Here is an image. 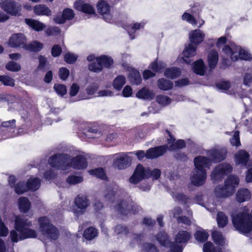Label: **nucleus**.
I'll list each match as a JSON object with an SVG mask.
<instances>
[{
	"label": "nucleus",
	"mask_w": 252,
	"mask_h": 252,
	"mask_svg": "<svg viewBox=\"0 0 252 252\" xmlns=\"http://www.w3.org/2000/svg\"><path fill=\"white\" fill-rule=\"evenodd\" d=\"M48 162L51 166L63 170H68L70 167L83 169L87 166V159L84 156L79 155L72 158L63 153L55 154L49 158Z\"/></svg>",
	"instance_id": "f257e3e1"
},
{
	"label": "nucleus",
	"mask_w": 252,
	"mask_h": 252,
	"mask_svg": "<svg viewBox=\"0 0 252 252\" xmlns=\"http://www.w3.org/2000/svg\"><path fill=\"white\" fill-rule=\"evenodd\" d=\"M32 222L23 216H16L15 220V230L10 232V237L13 243H17L28 238H35L37 236L36 231L29 227Z\"/></svg>",
	"instance_id": "f03ea898"
},
{
	"label": "nucleus",
	"mask_w": 252,
	"mask_h": 252,
	"mask_svg": "<svg viewBox=\"0 0 252 252\" xmlns=\"http://www.w3.org/2000/svg\"><path fill=\"white\" fill-rule=\"evenodd\" d=\"M239 182V178L234 175H231L225 180L224 186L219 185L216 187L214 193L218 198H224L231 195L237 187Z\"/></svg>",
	"instance_id": "7ed1b4c3"
},
{
	"label": "nucleus",
	"mask_w": 252,
	"mask_h": 252,
	"mask_svg": "<svg viewBox=\"0 0 252 252\" xmlns=\"http://www.w3.org/2000/svg\"><path fill=\"white\" fill-rule=\"evenodd\" d=\"M161 175V171L158 169L150 170L144 168L142 165L139 164L129 179V182L132 184H137L144 178H152L153 180L158 179Z\"/></svg>",
	"instance_id": "20e7f679"
},
{
	"label": "nucleus",
	"mask_w": 252,
	"mask_h": 252,
	"mask_svg": "<svg viewBox=\"0 0 252 252\" xmlns=\"http://www.w3.org/2000/svg\"><path fill=\"white\" fill-rule=\"evenodd\" d=\"M13 108L19 111L21 115V125L19 126L17 131V136L28 134L33 131L32 127V122L29 118L27 110L23 108V106L17 102L12 104Z\"/></svg>",
	"instance_id": "39448f33"
},
{
	"label": "nucleus",
	"mask_w": 252,
	"mask_h": 252,
	"mask_svg": "<svg viewBox=\"0 0 252 252\" xmlns=\"http://www.w3.org/2000/svg\"><path fill=\"white\" fill-rule=\"evenodd\" d=\"M39 230L42 234L51 240H56L59 235V231L50 222L46 217H40L38 219Z\"/></svg>",
	"instance_id": "423d86ee"
},
{
	"label": "nucleus",
	"mask_w": 252,
	"mask_h": 252,
	"mask_svg": "<svg viewBox=\"0 0 252 252\" xmlns=\"http://www.w3.org/2000/svg\"><path fill=\"white\" fill-rule=\"evenodd\" d=\"M115 209L121 215L126 216L138 213L141 208L134 204L130 199L128 198L119 202L115 206Z\"/></svg>",
	"instance_id": "0eeeda50"
},
{
	"label": "nucleus",
	"mask_w": 252,
	"mask_h": 252,
	"mask_svg": "<svg viewBox=\"0 0 252 252\" xmlns=\"http://www.w3.org/2000/svg\"><path fill=\"white\" fill-rule=\"evenodd\" d=\"M167 147L165 145L151 148L145 153L143 150H138L133 152L140 160L144 158L148 159H154L162 156L166 151Z\"/></svg>",
	"instance_id": "6e6552de"
},
{
	"label": "nucleus",
	"mask_w": 252,
	"mask_h": 252,
	"mask_svg": "<svg viewBox=\"0 0 252 252\" xmlns=\"http://www.w3.org/2000/svg\"><path fill=\"white\" fill-rule=\"evenodd\" d=\"M16 128V120L12 119L1 122L0 126V140L17 136Z\"/></svg>",
	"instance_id": "1a4fd4ad"
},
{
	"label": "nucleus",
	"mask_w": 252,
	"mask_h": 252,
	"mask_svg": "<svg viewBox=\"0 0 252 252\" xmlns=\"http://www.w3.org/2000/svg\"><path fill=\"white\" fill-rule=\"evenodd\" d=\"M232 170V167L230 164L227 163L220 164L213 170L211 174V179L214 183L220 182Z\"/></svg>",
	"instance_id": "9d476101"
},
{
	"label": "nucleus",
	"mask_w": 252,
	"mask_h": 252,
	"mask_svg": "<svg viewBox=\"0 0 252 252\" xmlns=\"http://www.w3.org/2000/svg\"><path fill=\"white\" fill-rule=\"evenodd\" d=\"M74 203L77 209L73 210L74 215L79 217L83 215L90 204V201L86 195L79 194L74 199Z\"/></svg>",
	"instance_id": "9b49d317"
},
{
	"label": "nucleus",
	"mask_w": 252,
	"mask_h": 252,
	"mask_svg": "<svg viewBox=\"0 0 252 252\" xmlns=\"http://www.w3.org/2000/svg\"><path fill=\"white\" fill-rule=\"evenodd\" d=\"M0 6L4 11L12 15L16 16L21 10V5L18 0H1Z\"/></svg>",
	"instance_id": "f8f14e48"
},
{
	"label": "nucleus",
	"mask_w": 252,
	"mask_h": 252,
	"mask_svg": "<svg viewBox=\"0 0 252 252\" xmlns=\"http://www.w3.org/2000/svg\"><path fill=\"white\" fill-rule=\"evenodd\" d=\"M131 158L125 153H120L115 158L113 166L118 169H124L129 166Z\"/></svg>",
	"instance_id": "ddd939ff"
},
{
	"label": "nucleus",
	"mask_w": 252,
	"mask_h": 252,
	"mask_svg": "<svg viewBox=\"0 0 252 252\" xmlns=\"http://www.w3.org/2000/svg\"><path fill=\"white\" fill-rule=\"evenodd\" d=\"M97 8L98 13L103 16V19L107 22H111L112 15L109 4L104 0H100Z\"/></svg>",
	"instance_id": "4468645a"
},
{
	"label": "nucleus",
	"mask_w": 252,
	"mask_h": 252,
	"mask_svg": "<svg viewBox=\"0 0 252 252\" xmlns=\"http://www.w3.org/2000/svg\"><path fill=\"white\" fill-rule=\"evenodd\" d=\"M226 153L224 149L213 148L207 151L206 154L212 162H219L225 158Z\"/></svg>",
	"instance_id": "2eb2a0df"
},
{
	"label": "nucleus",
	"mask_w": 252,
	"mask_h": 252,
	"mask_svg": "<svg viewBox=\"0 0 252 252\" xmlns=\"http://www.w3.org/2000/svg\"><path fill=\"white\" fill-rule=\"evenodd\" d=\"M194 169L206 171V168H209L212 164L211 160L205 156H199L194 158Z\"/></svg>",
	"instance_id": "dca6fc26"
},
{
	"label": "nucleus",
	"mask_w": 252,
	"mask_h": 252,
	"mask_svg": "<svg viewBox=\"0 0 252 252\" xmlns=\"http://www.w3.org/2000/svg\"><path fill=\"white\" fill-rule=\"evenodd\" d=\"M207 178V172L194 169L190 177L191 183L195 186L200 187L204 185Z\"/></svg>",
	"instance_id": "f3484780"
},
{
	"label": "nucleus",
	"mask_w": 252,
	"mask_h": 252,
	"mask_svg": "<svg viewBox=\"0 0 252 252\" xmlns=\"http://www.w3.org/2000/svg\"><path fill=\"white\" fill-rule=\"evenodd\" d=\"M26 37L22 33H15L12 35L9 40V45L11 47H21L24 48L26 46Z\"/></svg>",
	"instance_id": "a211bd4d"
},
{
	"label": "nucleus",
	"mask_w": 252,
	"mask_h": 252,
	"mask_svg": "<svg viewBox=\"0 0 252 252\" xmlns=\"http://www.w3.org/2000/svg\"><path fill=\"white\" fill-rule=\"evenodd\" d=\"M205 33L200 30L191 31L189 33V38L191 43L198 45L201 43L205 37Z\"/></svg>",
	"instance_id": "6ab92c4d"
},
{
	"label": "nucleus",
	"mask_w": 252,
	"mask_h": 252,
	"mask_svg": "<svg viewBox=\"0 0 252 252\" xmlns=\"http://www.w3.org/2000/svg\"><path fill=\"white\" fill-rule=\"evenodd\" d=\"M166 132L170 137V138L168 139V143L170 144L168 147L169 151H174L177 149H182L185 147L186 143L184 140H178L175 142V139L171 135L170 131L166 129Z\"/></svg>",
	"instance_id": "aec40b11"
},
{
	"label": "nucleus",
	"mask_w": 252,
	"mask_h": 252,
	"mask_svg": "<svg viewBox=\"0 0 252 252\" xmlns=\"http://www.w3.org/2000/svg\"><path fill=\"white\" fill-rule=\"evenodd\" d=\"M74 13L72 9L65 8L63 11L62 16H57L55 18V22L57 24H63L66 20H70L73 18Z\"/></svg>",
	"instance_id": "412c9836"
},
{
	"label": "nucleus",
	"mask_w": 252,
	"mask_h": 252,
	"mask_svg": "<svg viewBox=\"0 0 252 252\" xmlns=\"http://www.w3.org/2000/svg\"><path fill=\"white\" fill-rule=\"evenodd\" d=\"M122 191V189H119L117 186L113 188L109 187L105 191L104 198L107 201H113L114 199L119 194V192H121Z\"/></svg>",
	"instance_id": "4be33fe9"
},
{
	"label": "nucleus",
	"mask_w": 252,
	"mask_h": 252,
	"mask_svg": "<svg viewBox=\"0 0 252 252\" xmlns=\"http://www.w3.org/2000/svg\"><path fill=\"white\" fill-rule=\"evenodd\" d=\"M172 196L175 201H178L180 203L189 207L191 204V198L188 197L185 194L181 192H178L176 190L173 191Z\"/></svg>",
	"instance_id": "5701e85b"
},
{
	"label": "nucleus",
	"mask_w": 252,
	"mask_h": 252,
	"mask_svg": "<svg viewBox=\"0 0 252 252\" xmlns=\"http://www.w3.org/2000/svg\"><path fill=\"white\" fill-rule=\"evenodd\" d=\"M136 227L131 228L129 236L130 242L129 245L133 247L136 244L139 243L142 240L144 235L142 233H136Z\"/></svg>",
	"instance_id": "b1692460"
},
{
	"label": "nucleus",
	"mask_w": 252,
	"mask_h": 252,
	"mask_svg": "<svg viewBox=\"0 0 252 252\" xmlns=\"http://www.w3.org/2000/svg\"><path fill=\"white\" fill-rule=\"evenodd\" d=\"M196 49L192 44H189L183 52V60L188 64H189L191 61L189 59L196 54Z\"/></svg>",
	"instance_id": "393cba45"
},
{
	"label": "nucleus",
	"mask_w": 252,
	"mask_h": 252,
	"mask_svg": "<svg viewBox=\"0 0 252 252\" xmlns=\"http://www.w3.org/2000/svg\"><path fill=\"white\" fill-rule=\"evenodd\" d=\"M249 159V154L244 150H239L235 155L236 164L246 165Z\"/></svg>",
	"instance_id": "a878e982"
},
{
	"label": "nucleus",
	"mask_w": 252,
	"mask_h": 252,
	"mask_svg": "<svg viewBox=\"0 0 252 252\" xmlns=\"http://www.w3.org/2000/svg\"><path fill=\"white\" fill-rule=\"evenodd\" d=\"M74 7L78 10L82 12L92 14H94V10L93 7L88 3H83L81 0L76 1L74 2Z\"/></svg>",
	"instance_id": "bb28decb"
},
{
	"label": "nucleus",
	"mask_w": 252,
	"mask_h": 252,
	"mask_svg": "<svg viewBox=\"0 0 252 252\" xmlns=\"http://www.w3.org/2000/svg\"><path fill=\"white\" fill-rule=\"evenodd\" d=\"M237 47L238 46L234 43H231L230 46L226 45L222 48V52L226 55L230 56L231 60L235 62L237 61L236 53H234Z\"/></svg>",
	"instance_id": "cd10ccee"
},
{
	"label": "nucleus",
	"mask_w": 252,
	"mask_h": 252,
	"mask_svg": "<svg viewBox=\"0 0 252 252\" xmlns=\"http://www.w3.org/2000/svg\"><path fill=\"white\" fill-rule=\"evenodd\" d=\"M236 51L234 53H236L237 61L239 59L245 61H251L252 60L251 54L248 50L242 49L240 46H238Z\"/></svg>",
	"instance_id": "c85d7f7f"
},
{
	"label": "nucleus",
	"mask_w": 252,
	"mask_h": 252,
	"mask_svg": "<svg viewBox=\"0 0 252 252\" xmlns=\"http://www.w3.org/2000/svg\"><path fill=\"white\" fill-rule=\"evenodd\" d=\"M102 135L100 131L93 128H89L85 130L82 133L79 135L81 138L85 137L88 138H99Z\"/></svg>",
	"instance_id": "c756f323"
},
{
	"label": "nucleus",
	"mask_w": 252,
	"mask_h": 252,
	"mask_svg": "<svg viewBox=\"0 0 252 252\" xmlns=\"http://www.w3.org/2000/svg\"><path fill=\"white\" fill-rule=\"evenodd\" d=\"M18 204L20 211L22 213H26L31 208V202L27 197H20L18 199Z\"/></svg>",
	"instance_id": "7c9ffc66"
},
{
	"label": "nucleus",
	"mask_w": 252,
	"mask_h": 252,
	"mask_svg": "<svg viewBox=\"0 0 252 252\" xmlns=\"http://www.w3.org/2000/svg\"><path fill=\"white\" fill-rule=\"evenodd\" d=\"M251 193L247 189H242L236 193V199L239 202H243L250 199Z\"/></svg>",
	"instance_id": "2f4dec72"
},
{
	"label": "nucleus",
	"mask_w": 252,
	"mask_h": 252,
	"mask_svg": "<svg viewBox=\"0 0 252 252\" xmlns=\"http://www.w3.org/2000/svg\"><path fill=\"white\" fill-rule=\"evenodd\" d=\"M95 60L96 62H99L102 65V68L104 67L109 68L114 63L113 59L111 57L107 55H101L96 58Z\"/></svg>",
	"instance_id": "473e14b6"
},
{
	"label": "nucleus",
	"mask_w": 252,
	"mask_h": 252,
	"mask_svg": "<svg viewBox=\"0 0 252 252\" xmlns=\"http://www.w3.org/2000/svg\"><path fill=\"white\" fill-rule=\"evenodd\" d=\"M219 55L217 51L211 50L208 55V62L211 69H214L218 62Z\"/></svg>",
	"instance_id": "72a5a7b5"
},
{
	"label": "nucleus",
	"mask_w": 252,
	"mask_h": 252,
	"mask_svg": "<svg viewBox=\"0 0 252 252\" xmlns=\"http://www.w3.org/2000/svg\"><path fill=\"white\" fill-rule=\"evenodd\" d=\"M157 240L164 247L170 246V240L167 234L165 231H161L156 236Z\"/></svg>",
	"instance_id": "f704fd0d"
},
{
	"label": "nucleus",
	"mask_w": 252,
	"mask_h": 252,
	"mask_svg": "<svg viewBox=\"0 0 252 252\" xmlns=\"http://www.w3.org/2000/svg\"><path fill=\"white\" fill-rule=\"evenodd\" d=\"M40 179L36 177H31L27 181V187L28 190L35 191L40 186Z\"/></svg>",
	"instance_id": "c9c22d12"
},
{
	"label": "nucleus",
	"mask_w": 252,
	"mask_h": 252,
	"mask_svg": "<svg viewBox=\"0 0 252 252\" xmlns=\"http://www.w3.org/2000/svg\"><path fill=\"white\" fill-rule=\"evenodd\" d=\"M25 22L28 25L36 31H41L45 27L43 23L33 19H26Z\"/></svg>",
	"instance_id": "e433bc0d"
},
{
	"label": "nucleus",
	"mask_w": 252,
	"mask_h": 252,
	"mask_svg": "<svg viewBox=\"0 0 252 252\" xmlns=\"http://www.w3.org/2000/svg\"><path fill=\"white\" fill-rule=\"evenodd\" d=\"M129 78L131 83L136 85H139L142 78L140 73L136 69H132L130 71L129 75Z\"/></svg>",
	"instance_id": "4c0bfd02"
},
{
	"label": "nucleus",
	"mask_w": 252,
	"mask_h": 252,
	"mask_svg": "<svg viewBox=\"0 0 252 252\" xmlns=\"http://www.w3.org/2000/svg\"><path fill=\"white\" fill-rule=\"evenodd\" d=\"M192 69L196 74L203 75L205 73V66L203 61L199 60L195 62L192 65Z\"/></svg>",
	"instance_id": "58836bf2"
},
{
	"label": "nucleus",
	"mask_w": 252,
	"mask_h": 252,
	"mask_svg": "<svg viewBox=\"0 0 252 252\" xmlns=\"http://www.w3.org/2000/svg\"><path fill=\"white\" fill-rule=\"evenodd\" d=\"M136 96L144 99H152L154 97V94L151 91L143 88L137 92Z\"/></svg>",
	"instance_id": "ea45409f"
},
{
	"label": "nucleus",
	"mask_w": 252,
	"mask_h": 252,
	"mask_svg": "<svg viewBox=\"0 0 252 252\" xmlns=\"http://www.w3.org/2000/svg\"><path fill=\"white\" fill-rule=\"evenodd\" d=\"M43 48V44L37 41H34L28 44H26V46H24V49L32 51V52H38L40 51Z\"/></svg>",
	"instance_id": "a19ab883"
},
{
	"label": "nucleus",
	"mask_w": 252,
	"mask_h": 252,
	"mask_svg": "<svg viewBox=\"0 0 252 252\" xmlns=\"http://www.w3.org/2000/svg\"><path fill=\"white\" fill-rule=\"evenodd\" d=\"M115 234L119 237L126 236L130 233L127 226L122 224L117 225L114 228Z\"/></svg>",
	"instance_id": "79ce46f5"
},
{
	"label": "nucleus",
	"mask_w": 252,
	"mask_h": 252,
	"mask_svg": "<svg viewBox=\"0 0 252 252\" xmlns=\"http://www.w3.org/2000/svg\"><path fill=\"white\" fill-rule=\"evenodd\" d=\"M34 12L35 14L38 15H50V10L45 5L43 4H38L36 5L34 8Z\"/></svg>",
	"instance_id": "37998d69"
},
{
	"label": "nucleus",
	"mask_w": 252,
	"mask_h": 252,
	"mask_svg": "<svg viewBox=\"0 0 252 252\" xmlns=\"http://www.w3.org/2000/svg\"><path fill=\"white\" fill-rule=\"evenodd\" d=\"M158 86L160 90L167 91L171 89L173 87V84L171 81L161 78L158 81Z\"/></svg>",
	"instance_id": "c03bdc74"
},
{
	"label": "nucleus",
	"mask_w": 252,
	"mask_h": 252,
	"mask_svg": "<svg viewBox=\"0 0 252 252\" xmlns=\"http://www.w3.org/2000/svg\"><path fill=\"white\" fill-rule=\"evenodd\" d=\"M83 235L85 239L91 240L97 236L98 232L94 227H90L84 231Z\"/></svg>",
	"instance_id": "a18cd8bd"
},
{
	"label": "nucleus",
	"mask_w": 252,
	"mask_h": 252,
	"mask_svg": "<svg viewBox=\"0 0 252 252\" xmlns=\"http://www.w3.org/2000/svg\"><path fill=\"white\" fill-rule=\"evenodd\" d=\"M181 74V70L177 67H171L167 69L164 72V75L168 78L174 79L178 77Z\"/></svg>",
	"instance_id": "49530a36"
},
{
	"label": "nucleus",
	"mask_w": 252,
	"mask_h": 252,
	"mask_svg": "<svg viewBox=\"0 0 252 252\" xmlns=\"http://www.w3.org/2000/svg\"><path fill=\"white\" fill-rule=\"evenodd\" d=\"M212 236L216 244L223 246L225 244V239L221 233L216 230L212 232Z\"/></svg>",
	"instance_id": "de8ad7c7"
},
{
	"label": "nucleus",
	"mask_w": 252,
	"mask_h": 252,
	"mask_svg": "<svg viewBox=\"0 0 252 252\" xmlns=\"http://www.w3.org/2000/svg\"><path fill=\"white\" fill-rule=\"evenodd\" d=\"M217 220L219 227H224L228 223V218L226 215L221 212H219L217 214Z\"/></svg>",
	"instance_id": "09e8293b"
},
{
	"label": "nucleus",
	"mask_w": 252,
	"mask_h": 252,
	"mask_svg": "<svg viewBox=\"0 0 252 252\" xmlns=\"http://www.w3.org/2000/svg\"><path fill=\"white\" fill-rule=\"evenodd\" d=\"M126 83V78L124 76H118L113 81V86L115 89L120 90Z\"/></svg>",
	"instance_id": "8fccbe9b"
},
{
	"label": "nucleus",
	"mask_w": 252,
	"mask_h": 252,
	"mask_svg": "<svg viewBox=\"0 0 252 252\" xmlns=\"http://www.w3.org/2000/svg\"><path fill=\"white\" fill-rule=\"evenodd\" d=\"M209 237V234L204 230H198L194 234L196 240L200 242H205Z\"/></svg>",
	"instance_id": "3c124183"
},
{
	"label": "nucleus",
	"mask_w": 252,
	"mask_h": 252,
	"mask_svg": "<svg viewBox=\"0 0 252 252\" xmlns=\"http://www.w3.org/2000/svg\"><path fill=\"white\" fill-rule=\"evenodd\" d=\"M90 174L97 178H100L102 180H106L107 179L106 175L104 173L103 169L102 168H96L90 170L89 171Z\"/></svg>",
	"instance_id": "603ef678"
},
{
	"label": "nucleus",
	"mask_w": 252,
	"mask_h": 252,
	"mask_svg": "<svg viewBox=\"0 0 252 252\" xmlns=\"http://www.w3.org/2000/svg\"><path fill=\"white\" fill-rule=\"evenodd\" d=\"M203 250L204 252H221L220 248L214 247L210 242L204 244Z\"/></svg>",
	"instance_id": "864d4df0"
},
{
	"label": "nucleus",
	"mask_w": 252,
	"mask_h": 252,
	"mask_svg": "<svg viewBox=\"0 0 252 252\" xmlns=\"http://www.w3.org/2000/svg\"><path fill=\"white\" fill-rule=\"evenodd\" d=\"M47 66L48 61L46 58L42 56H40L39 57V65L36 70L45 71L47 69Z\"/></svg>",
	"instance_id": "5fc2aeb1"
},
{
	"label": "nucleus",
	"mask_w": 252,
	"mask_h": 252,
	"mask_svg": "<svg viewBox=\"0 0 252 252\" xmlns=\"http://www.w3.org/2000/svg\"><path fill=\"white\" fill-rule=\"evenodd\" d=\"M157 102L162 106H165L171 103V99L169 97L163 95H158L156 97Z\"/></svg>",
	"instance_id": "6e6d98bb"
},
{
	"label": "nucleus",
	"mask_w": 252,
	"mask_h": 252,
	"mask_svg": "<svg viewBox=\"0 0 252 252\" xmlns=\"http://www.w3.org/2000/svg\"><path fill=\"white\" fill-rule=\"evenodd\" d=\"M28 190L27 184L26 185L24 182H19L15 187V191L18 194H23Z\"/></svg>",
	"instance_id": "4d7b16f0"
},
{
	"label": "nucleus",
	"mask_w": 252,
	"mask_h": 252,
	"mask_svg": "<svg viewBox=\"0 0 252 252\" xmlns=\"http://www.w3.org/2000/svg\"><path fill=\"white\" fill-rule=\"evenodd\" d=\"M5 67L7 70L13 72H17L21 69L20 64L13 61H10L7 63Z\"/></svg>",
	"instance_id": "13d9d810"
},
{
	"label": "nucleus",
	"mask_w": 252,
	"mask_h": 252,
	"mask_svg": "<svg viewBox=\"0 0 252 252\" xmlns=\"http://www.w3.org/2000/svg\"><path fill=\"white\" fill-rule=\"evenodd\" d=\"M83 179L81 176L72 175L66 179V182L69 185H75L81 183Z\"/></svg>",
	"instance_id": "bf43d9fd"
},
{
	"label": "nucleus",
	"mask_w": 252,
	"mask_h": 252,
	"mask_svg": "<svg viewBox=\"0 0 252 252\" xmlns=\"http://www.w3.org/2000/svg\"><path fill=\"white\" fill-rule=\"evenodd\" d=\"M233 132V136L230 139V142L232 146L239 147L241 146L239 137V132L236 131Z\"/></svg>",
	"instance_id": "052dcab7"
},
{
	"label": "nucleus",
	"mask_w": 252,
	"mask_h": 252,
	"mask_svg": "<svg viewBox=\"0 0 252 252\" xmlns=\"http://www.w3.org/2000/svg\"><path fill=\"white\" fill-rule=\"evenodd\" d=\"M102 65L99 62H92L89 65V69L94 72H100L102 70Z\"/></svg>",
	"instance_id": "680f3d73"
},
{
	"label": "nucleus",
	"mask_w": 252,
	"mask_h": 252,
	"mask_svg": "<svg viewBox=\"0 0 252 252\" xmlns=\"http://www.w3.org/2000/svg\"><path fill=\"white\" fill-rule=\"evenodd\" d=\"M182 20L187 21L192 25H196L197 24V21L195 20L194 17L188 12H185L182 17Z\"/></svg>",
	"instance_id": "e2e57ef3"
},
{
	"label": "nucleus",
	"mask_w": 252,
	"mask_h": 252,
	"mask_svg": "<svg viewBox=\"0 0 252 252\" xmlns=\"http://www.w3.org/2000/svg\"><path fill=\"white\" fill-rule=\"evenodd\" d=\"M54 89L59 95L62 96L65 94L66 93V87L62 84H55Z\"/></svg>",
	"instance_id": "0e129e2a"
},
{
	"label": "nucleus",
	"mask_w": 252,
	"mask_h": 252,
	"mask_svg": "<svg viewBox=\"0 0 252 252\" xmlns=\"http://www.w3.org/2000/svg\"><path fill=\"white\" fill-rule=\"evenodd\" d=\"M77 58L78 56L76 55L69 52L65 53L64 55V61L67 63L69 64H72L76 62Z\"/></svg>",
	"instance_id": "69168bd1"
},
{
	"label": "nucleus",
	"mask_w": 252,
	"mask_h": 252,
	"mask_svg": "<svg viewBox=\"0 0 252 252\" xmlns=\"http://www.w3.org/2000/svg\"><path fill=\"white\" fill-rule=\"evenodd\" d=\"M0 81L5 86H14V79L8 76H0Z\"/></svg>",
	"instance_id": "338daca9"
},
{
	"label": "nucleus",
	"mask_w": 252,
	"mask_h": 252,
	"mask_svg": "<svg viewBox=\"0 0 252 252\" xmlns=\"http://www.w3.org/2000/svg\"><path fill=\"white\" fill-rule=\"evenodd\" d=\"M130 133L134 135L135 139H141L144 136L142 127H138L131 129Z\"/></svg>",
	"instance_id": "774afa93"
}]
</instances>
